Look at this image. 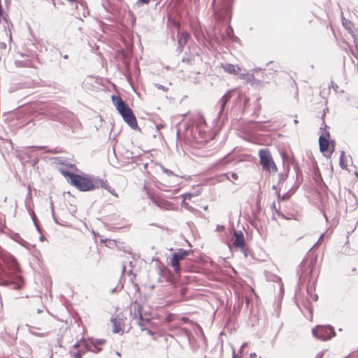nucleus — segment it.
<instances>
[{"mask_svg":"<svg viewBox=\"0 0 358 358\" xmlns=\"http://www.w3.org/2000/svg\"><path fill=\"white\" fill-rule=\"evenodd\" d=\"M46 115L51 120H59V117L54 113V112H52V111H50L48 112Z\"/></svg>","mask_w":358,"mask_h":358,"instance_id":"22","label":"nucleus"},{"mask_svg":"<svg viewBox=\"0 0 358 358\" xmlns=\"http://www.w3.org/2000/svg\"><path fill=\"white\" fill-rule=\"evenodd\" d=\"M319 145H320V150L322 152L327 151L329 146V138H327L326 136H320Z\"/></svg>","mask_w":358,"mask_h":358,"instance_id":"15","label":"nucleus"},{"mask_svg":"<svg viewBox=\"0 0 358 358\" xmlns=\"http://www.w3.org/2000/svg\"><path fill=\"white\" fill-rule=\"evenodd\" d=\"M233 0H223V5L226 10V15L230 16L231 13V5Z\"/></svg>","mask_w":358,"mask_h":358,"instance_id":"17","label":"nucleus"},{"mask_svg":"<svg viewBox=\"0 0 358 358\" xmlns=\"http://www.w3.org/2000/svg\"><path fill=\"white\" fill-rule=\"evenodd\" d=\"M24 66H27V67H31V63L29 62H27L25 64H24Z\"/></svg>","mask_w":358,"mask_h":358,"instance_id":"39","label":"nucleus"},{"mask_svg":"<svg viewBox=\"0 0 358 358\" xmlns=\"http://www.w3.org/2000/svg\"><path fill=\"white\" fill-rule=\"evenodd\" d=\"M125 269H126V266L123 265V266H122V272L123 273L125 271Z\"/></svg>","mask_w":358,"mask_h":358,"instance_id":"43","label":"nucleus"},{"mask_svg":"<svg viewBox=\"0 0 358 358\" xmlns=\"http://www.w3.org/2000/svg\"><path fill=\"white\" fill-rule=\"evenodd\" d=\"M234 245L243 250L245 246V241L243 232L241 231H234Z\"/></svg>","mask_w":358,"mask_h":358,"instance_id":"9","label":"nucleus"},{"mask_svg":"<svg viewBox=\"0 0 358 358\" xmlns=\"http://www.w3.org/2000/svg\"><path fill=\"white\" fill-rule=\"evenodd\" d=\"M155 86L156 88H157L159 90H162L164 92H166L168 90V87H165V86H164L162 85H160L159 83H155Z\"/></svg>","mask_w":358,"mask_h":358,"instance_id":"27","label":"nucleus"},{"mask_svg":"<svg viewBox=\"0 0 358 358\" xmlns=\"http://www.w3.org/2000/svg\"><path fill=\"white\" fill-rule=\"evenodd\" d=\"M21 244H22V245H24V247L27 248H29V246H31V244H30V243H27V242H26V241H23V243H21Z\"/></svg>","mask_w":358,"mask_h":358,"instance_id":"34","label":"nucleus"},{"mask_svg":"<svg viewBox=\"0 0 358 358\" xmlns=\"http://www.w3.org/2000/svg\"><path fill=\"white\" fill-rule=\"evenodd\" d=\"M324 216L325 217V220L327 221V215L325 213L324 214Z\"/></svg>","mask_w":358,"mask_h":358,"instance_id":"49","label":"nucleus"},{"mask_svg":"<svg viewBox=\"0 0 358 358\" xmlns=\"http://www.w3.org/2000/svg\"><path fill=\"white\" fill-rule=\"evenodd\" d=\"M345 157V152L342 151L341 153V156H340L339 164H340L341 167L343 168V169H345L346 166H347V164H345V162H344Z\"/></svg>","mask_w":358,"mask_h":358,"instance_id":"19","label":"nucleus"},{"mask_svg":"<svg viewBox=\"0 0 358 358\" xmlns=\"http://www.w3.org/2000/svg\"><path fill=\"white\" fill-rule=\"evenodd\" d=\"M161 169L162 170V171L166 173L167 176H174V173H173L172 171L165 168L164 166H162L161 165Z\"/></svg>","mask_w":358,"mask_h":358,"instance_id":"24","label":"nucleus"},{"mask_svg":"<svg viewBox=\"0 0 358 358\" xmlns=\"http://www.w3.org/2000/svg\"><path fill=\"white\" fill-rule=\"evenodd\" d=\"M31 218H32V220H33V222H34V224H35V226H36V227L37 230H38V231H40L39 227L38 226V224H37V223H36V215L34 214V212H32V214H31Z\"/></svg>","mask_w":358,"mask_h":358,"instance_id":"29","label":"nucleus"},{"mask_svg":"<svg viewBox=\"0 0 358 358\" xmlns=\"http://www.w3.org/2000/svg\"><path fill=\"white\" fill-rule=\"evenodd\" d=\"M222 67L224 71L230 74L238 75L241 71V69L238 66L229 63L222 64Z\"/></svg>","mask_w":358,"mask_h":358,"instance_id":"14","label":"nucleus"},{"mask_svg":"<svg viewBox=\"0 0 358 358\" xmlns=\"http://www.w3.org/2000/svg\"><path fill=\"white\" fill-rule=\"evenodd\" d=\"M323 356V354L322 353H319L317 355L316 357L315 358H322Z\"/></svg>","mask_w":358,"mask_h":358,"instance_id":"40","label":"nucleus"},{"mask_svg":"<svg viewBox=\"0 0 358 358\" xmlns=\"http://www.w3.org/2000/svg\"><path fill=\"white\" fill-rule=\"evenodd\" d=\"M331 87L335 90L336 91L337 88H338V85L334 83L333 81H331Z\"/></svg>","mask_w":358,"mask_h":358,"instance_id":"33","label":"nucleus"},{"mask_svg":"<svg viewBox=\"0 0 358 358\" xmlns=\"http://www.w3.org/2000/svg\"><path fill=\"white\" fill-rule=\"evenodd\" d=\"M259 156L260 158V164L262 166L264 170H266L269 172L277 171V166L274 163L268 150H260L259 152Z\"/></svg>","mask_w":358,"mask_h":358,"instance_id":"3","label":"nucleus"},{"mask_svg":"<svg viewBox=\"0 0 358 358\" xmlns=\"http://www.w3.org/2000/svg\"><path fill=\"white\" fill-rule=\"evenodd\" d=\"M357 49H358V46H357Z\"/></svg>","mask_w":358,"mask_h":358,"instance_id":"53","label":"nucleus"},{"mask_svg":"<svg viewBox=\"0 0 358 358\" xmlns=\"http://www.w3.org/2000/svg\"><path fill=\"white\" fill-rule=\"evenodd\" d=\"M73 179L72 185L82 192H87L97 189V178L94 176H83L80 175H72Z\"/></svg>","mask_w":358,"mask_h":358,"instance_id":"2","label":"nucleus"},{"mask_svg":"<svg viewBox=\"0 0 358 358\" xmlns=\"http://www.w3.org/2000/svg\"><path fill=\"white\" fill-rule=\"evenodd\" d=\"M275 215H278V216H279V217H282L285 218V215H282V214L279 211V210H278V209H276V210H275V211H273V219H275Z\"/></svg>","mask_w":358,"mask_h":358,"instance_id":"28","label":"nucleus"},{"mask_svg":"<svg viewBox=\"0 0 358 358\" xmlns=\"http://www.w3.org/2000/svg\"><path fill=\"white\" fill-rule=\"evenodd\" d=\"M69 2L73 3L74 2H77V0H67Z\"/></svg>","mask_w":358,"mask_h":358,"instance_id":"41","label":"nucleus"},{"mask_svg":"<svg viewBox=\"0 0 358 358\" xmlns=\"http://www.w3.org/2000/svg\"><path fill=\"white\" fill-rule=\"evenodd\" d=\"M273 188L274 189H275V191H278V190L277 189L276 186L273 185Z\"/></svg>","mask_w":358,"mask_h":358,"instance_id":"45","label":"nucleus"},{"mask_svg":"<svg viewBox=\"0 0 358 358\" xmlns=\"http://www.w3.org/2000/svg\"><path fill=\"white\" fill-rule=\"evenodd\" d=\"M150 0H138V2L142 3V4H148L150 3Z\"/></svg>","mask_w":358,"mask_h":358,"instance_id":"32","label":"nucleus"},{"mask_svg":"<svg viewBox=\"0 0 358 358\" xmlns=\"http://www.w3.org/2000/svg\"><path fill=\"white\" fill-rule=\"evenodd\" d=\"M321 135L323 136H326L327 138H329L330 136V134L329 131H327V128H321Z\"/></svg>","mask_w":358,"mask_h":358,"instance_id":"26","label":"nucleus"},{"mask_svg":"<svg viewBox=\"0 0 358 358\" xmlns=\"http://www.w3.org/2000/svg\"><path fill=\"white\" fill-rule=\"evenodd\" d=\"M232 90L228 91L225 94H224L222 98L219 100L217 103V106L220 108L219 110V116L221 117L225 114V106L227 103L229 101L232 96Z\"/></svg>","mask_w":358,"mask_h":358,"instance_id":"8","label":"nucleus"},{"mask_svg":"<svg viewBox=\"0 0 358 358\" xmlns=\"http://www.w3.org/2000/svg\"><path fill=\"white\" fill-rule=\"evenodd\" d=\"M271 208L272 212H273V211H275V210H276V209H277V208H276V206H275V203H273L271 204Z\"/></svg>","mask_w":358,"mask_h":358,"instance_id":"37","label":"nucleus"},{"mask_svg":"<svg viewBox=\"0 0 358 358\" xmlns=\"http://www.w3.org/2000/svg\"><path fill=\"white\" fill-rule=\"evenodd\" d=\"M286 177H287V176H286V175H285L284 173H280V174L278 175V178H279V182H282V181L285 180Z\"/></svg>","mask_w":358,"mask_h":358,"instance_id":"30","label":"nucleus"},{"mask_svg":"<svg viewBox=\"0 0 358 358\" xmlns=\"http://www.w3.org/2000/svg\"><path fill=\"white\" fill-rule=\"evenodd\" d=\"M31 334L35 336H45L46 335V333H38V332H35V331H31Z\"/></svg>","mask_w":358,"mask_h":358,"instance_id":"31","label":"nucleus"},{"mask_svg":"<svg viewBox=\"0 0 358 358\" xmlns=\"http://www.w3.org/2000/svg\"><path fill=\"white\" fill-rule=\"evenodd\" d=\"M44 238H44V236H40V240H41V241H43L44 240Z\"/></svg>","mask_w":358,"mask_h":358,"instance_id":"44","label":"nucleus"},{"mask_svg":"<svg viewBox=\"0 0 358 358\" xmlns=\"http://www.w3.org/2000/svg\"><path fill=\"white\" fill-rule=\"evenodd\" d=\"M92 345H101L106 343L104 339H90L88 340Z\"/></svg>","mask_w":358,"mask_h":358,"instance_id":"18","label":"nucleus"},{"mask_svg":"<svg viewBox=\"0 0 358 358\" xmlns=\"http://www.w3.org/2000/svg\"><path fill=\"white\" fill-rule=\"evenodd\" d=\"M90 344L91 345V352L94 353H98L101 350V348H100L99 345H92L90 343Z\"/></svg>","mask_w":358,"mask_h":358,"instance_id":"23","label":"nucleus"},{"mask_svg":"<svg viewBox=\"0 0 358 358\" xmlns=\"http://www.w3.org/2000/svg\"><path fill=\"white\" fill-rule=\"evenodd\" d=\"M154 288H155V285H151V286H150V289H153Z\"/></svg>","mask_w":358,"mask_h":358,"instance_id":"48","label":"nucleus"},{"mask_svg":"<svg viewBox=\"0 0 358 358\" xmlns=\"http://www.w3.org/2000/svg\"><path fill=\"white\" fill-rule=\"evenodd\" d=\"M189 255V251L182 248L178 249L176 252L172 254L169 264L176 273H179L180 271V262Z\"/></svg>","mask_w":358,"mask_h":358,"instance_id":"5","label":"nucleus"},{"mask_svg":"<svg viewBox=\"0 0 358 358\" xmlns=\"http://www.w3.org/2000/svg\"><path fill=\"white\" fill-rule=\"evenodd\" d=\"M314 299H315V300H317V295H315V296H314Z\"/></svg>","mask_w":358,"mask_h":358,"instance_id":"52","label":"nucleus"},{"mask_svg":"<svg viewBox=\"0 0 358 358\" xmlns=\"http://www.w3.org/2000/svg\"><path fill=\"white\" fill-rule=\"evenodd\" d=\"M323 236H324V234H321V236H320V238H319V241L322 239V238L323 237Z\"/></svg>","mask_w":358,"mask_h":358,"instance_id":"46","label":"nucleus"},{"mask_svg":"<svg viewBox=\"0 0 358 358\" xmlns=\"http://www.w3.org/2000/svg\"><path fill=\"white\" fill-rule=\"evenodd\" d=\"M312 332L315 337L322 341H327L335 336L334 329L331 325L317 326L312 329Z\"/></svg>","mask_w":358,"mask_h":358,"instance_id":"4","label":"nucleus"},{"mask_svg":"<svg viewBox=\"0 0 358 358\" xmlns=\"http://www.w3.org/2000/svg\"><path fill=\"white\" fill-rule=\"evenodd\" d=\"M74 349L77 351L72 352L75 358H81L87 352L90 351L91 345L88 340L81 339L73 345Z\"/></svg>","mask_w":358,"mask_h":358,"instance_id":"6","label":"nucleus"},{"mask_svg":"<svg viewBox=\"0 0 358 358\" xmlns=\"http://www.w3.org/2000/svg\"><path fill=\"white\" fill-rule=\"evenodd\" d=\"M231 178H232L234 180H238V174H237V173H231Z\"/></svg>","mask_w":358,"mask_h":358,"instance_id":"35","label":"nucleus"},{"mask_svg":"<svg viewBox=\"0 0 358 358\" xmlns=\"http://www.w3.org/2000/svg\"><path fill=\"white\" fill-rule=\"evenodd\" d=\"M313 271V268L310 266V264H307V263L303 262L298 267L297 273L299 277L300 281H304L306 278L311 275Z\"/></svg>","mask_w":358,"mask_h":358,"instance_id":"7","label":"nucleus"},{"mask_svg":"<svg viewBox=\"0 0 358 358\" xmlns=\"http://www.w3.org/2000/svg\"><path fill=\"white\" fill-rule=\"evenodd\" d=\"M62 175H63V176H66V177H69V178H70V180H71V182H71V184H72V182H73V178L72 175H76V174H75V173H71V172H69V171H62Z\"/></svg>","mask_w":358,"mask_h":358,"instance_id":"21","label":"nucleus"},{"mask_svg":"<svg viewBox=\"0 0 358 358\" xmlns=\"http://www.w3.org/2000/svg\"><path fill=\"white\" fill-rule=\"evenodd\" d=\"M134 313L136 316L138 315L139 317V321H138V325L141 327L142 330H145L146 327L145 325L147 323L150 322L149 319H144L143 317L142 313H141V306L139 303L136 304L134 306Z\"/></svg>","mask_w":358,"mask_h":358,"instance_id":"10","label":"nucleus"},{"mask_svg":"<svg viewBox=\"0 0 358 358\" xmlns=\"http://www.w3.org/2000/svg\"><path fill=\"white\" fill-rule=\"evenodd\" d=\"M113 101L123 120L131 129H137L138 124L136 118L132 110L128 106V105L120 96H113Z\"/></svg>","mask_w":358,"mask_h":358,"instance_id":"1","label":"nucleus"},{"mask_svg":"<svg viewBox=\"0 0 358 358\" xmlns=\"http://www.w3.org/2000/svg\"><path fill=\"white\" fill-rule=\"evenodd\" d=\"M157 272L159 275L157 281L161 282H162V278L163 277V273H164L163 268L159 266L158 268H157Z\"/></svg>","mask_w":358,"mask_h":358,"instance_id":"20","label":"nucleus"},{"mask_svg":"<svg viewBox=\"0 0 358 358\" xmlns=\"http://www.w3.org/2000/svg\"><path fill=\"white\" fill-rule=\"evenodd\" d=\"M64 59H67V58H68V55H65L64 56Z\"/></svg>","mask_w":358,"mask_h":358,"instance_id":"50","label":"nucleus"},{"mask_svg":"<svg viewBox=\"0 0 358 358\" xmlns=\"http://www.w3.org/2000/svg\"><path fill=\"white\" fill-rule=\"evenodd\" d=\"M294 123L297 124L298 123V120H294Z\"/></svg>","mask_w":358,"mask_h":358,"instance_id":"51","label":"nucleus"},{"mask_svg":"<svg viewBox=\"0 0 358 358\" xmlns=\"http://www.w3.org/2000/svg\"><path fill=\"white\" fill-rule=\"evenodd\" d=\"M190 35L187 31H182L178 32V49L180 50V51H182L184 45L187 42L188 39L189 38Z\"/></svg>","mask_w":358,"mask_h":358,"instance_id":"12","label":"nucleus"},{"mask_svg":"<svg viewBox=\"0 0 358 358\" xmlns=\"http://www.w3.org/2000/svg\"><path fill=\"white\" fill-rule=\"evenodd\" d=\"M43 311V307H42L41 308H37V310H36V313H42Z\"/></svg>","mask_w":358,"mask_h":358,"instance_id":"38","label":"nucleus"},{"mask_svg":"<svg viewBox=\"0 0 358 358\" xmlns=\"http://www.w3.org/2000/svg\"><path fill=\"white\" fill-rule=\"evenodd\" d=\"M276 194L278 196V199L281 201L286 200L289 197L288 194H285L284 195L281 196L280 194V191H276Z\"/></svg>","mask_w":358,"mask_h":358,"instance_id":"25","label":"nucleus"},{"mask_svg":"<svg viewBox=\"0 0 358 358\" xmlns=\"http://www.w3.org/2000/svg\"><path fill=\"white\" fill-rule=\"evenodd\" d=\"M220 38L222 41H224L227 38L230 41H235L237 37L234 35V30L231 25H228L225 29V34L220 32Z\"/></svg>","mask_w":358,"mask_h":358,"instance_id":"11","label":"nucleus"},{"mask_svg":"<svg viewBox=\"0 0 358 358\" xmlns=\"http://www.w3.org/2000/svg\"><path fill=\"white\" fill-rule=\"evenodd\" d=\"M23 282L21 279H20L19 282L17 283V288L20 289L22 285Z\"/></svg>","mask_w":358,"mask_h":358,"instance_id":"36","label":"nucleus"},{"mask_svg":"<svg viewBox=\"0 0 358 358\" xmlns=\"http://www.w3.org/2000/svg\"><path fill=\"white\" fill-rule=\"evenodd\" d=\"M44 147H33V148H35V149H38V150H41L43 149Z\"/></svg>","mask_w":358,"mask_h":358,"instance_id":"42","label":"nucleus"},{"mask_svg":"<svg viewBox=\"0 0 358 358\" xmlns=\"http://www.w3.org/2000/svg\"><path fill=\"white\" fill-rule=\"evenodd\" d=\"M232 358H239L234 353V355H233V357Z\"/></svg>","mask_w":358,"mask_h":358,"instance_id":"47","label":"nucleus"},{"mask_svg":"<svg viewBox=\"0 0 358 358\" xmlns=\"http://www.w3.org/2000/svg\"><path fill=\"white\" fill-rule=\"evenodd\" d=\"M111 322L113 325V331L114 333H120L122 331V321L117 318H111Z\"/></svg>","mask_w":358,"mask_h":358,"instance_id":"16","label":"nucleus"},{"mask_svg":"<svg viewBox=\"0 0 358 358\" xmlns=\"http://www.w3.org/2000/svg\"><path fill=\"white\" fill-rule=\"evenodd\" d=\"M97 184V188L102 187L105 189H106L108 192H110L112 195L115 196V197H118L117 194L116 193L115 190L112 188L108 184L107 180H104L102 179L97 178L96 180Z\"/></svg>","mask_w":358,"mask_h":358,"instance_id":"13","label":"nucleus"}]
</instances>
